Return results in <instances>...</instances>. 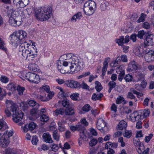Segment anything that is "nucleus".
Segmentation results:
<instances>
[{"label":"nucleus","instance_id":"f257e3e1","mask_svg":"<svg viewBox=\"0 0 154 154\" xmlns=\"http://www.w3.org/2000/svg\"><path fill=\"white\" fill-rule=\"evenodd\" d=\"M83 63L81 59L72 53L64 54L61 56L60 60L57 62V68L59 70L62 68V65L64 66L70 65L69 68L72 71L77 72L80 70L81 66Z\"/></svg>","mask_w":154,"mask_h":154},{"label":"nucleus","instance_id":"f03ea898","mask_svg":"<svg viewBox=\"0 0 154 154\" xmlns=\"http://www.w3.org/2000/svg\"><path fill=\"white\" fill-rule=\"evenodd\" d=\"M7 109H5V114L8 117L11 115L10 111L12 113L13 120L16 122L21 121L23 117V113L18 112V108L16 104L11 100H7L6 102Z\"/></svg>","mask_w":154,"mask_h":154},{"label":"nucleus","instance_id":"7ed1b4c3","mask_svg":"<svg viewBox=\"0 0 154 154\" xmlns=\"http://www.w3.org/2000/svg\"><path fill=\"white\" fill-rule=\"evenodd\" d=\"M52 9L46 6L38 8L35 11V16L38 20L44 21L48 20L52 16Z\"/></svg>","mask_w":154,"mask_h":154},{"label":"nucleus","instance_id":"20e7f679","mask_svg":"<svg viewBox=\"0 0 154 154\" xmlns=\"http://www.w3.org/2000/svg\"><path fill=\"white\" fill-rule=\"evenodd\" d=\"M143 44L141 45L140 46H135L134 47L133 51L136 55L140 56L142 54H144L147 52L146 49H145L148 46H152L153 45L154 42L152 41V39H143Z\"/></svg>","mask_w":154,"mask_h":154},{"label":"nucleus","instance_id":"39448f33","mask_svg":"<svg viewBox=\"0 0 154 154\" xmlns=\"http://www.w3.org/2000/svg\"><path fill=\"white\" fill-rule=\"evenodd\" d=\"M16 11L11 10L7 11V16L9 17L8 22L12 26L16 27L20 26L21 23L17 20L18 17L17 15Z\"/></svg>","mask_w":154,"mask_h":154},{"label":"nucleus","instance_id":"423d86ee","mask_svg":"<svg viewBox=\"0 0 154 154\" xmlns=\"http://www.w3.org/2000/svg\"><path fill=\"white\" fill-rule=\"evenodd\" d=\"M23 77L21 78L23 79L24 78L31 82L35 84H37L39 82V76L34 73L29 72L26 74L25 76H23Z\"/></svg>","mask_w":154,"mask_h":154},{"label":"nucleus","instance_id":"0eeeda50","mask_svg":"<svg viewBox=\"0 0 154 154\" xmlns=\"http://www.w3.org/2000/svg\"><path fill=\"white\" fill-rule=\"evenodd\" d=\"M27 35L26 32L23 30L15 31L10 35L11 38H26Z\"/></svg>","mask_w":154,"mask_h":154},{"label":"nucleus","instance_id":"6e6552de","mask_svg":"<svg viewBox=\"0 0 154 154\" xmlns=\"http://www.w3.org/2000/svg\"><path fill=\"white\" fill-rule=\"evenodd\" d=\"M21 54L24 57H26V59L28 60H32V58L36 57L37 55V54H34L32 51H29L27 49L24 50L22 52Z\"/></svg>","mask_w":154,"mask_h":154},{"label":"nucleus","instance_id":"1a4fd4ad","mask_svg":"<svg viewBox=\"0 0 154 154\" xmlns=\"http://www.w3.org/2000/svg\"><path fill=\"white\" fill-rule=\"evenodd\" d=\"M90 6L88 8L83 9L85 14L87 15H91L94 14L96 8V4L91 3Z\"/></svg>","mask_w":154,"mask_h":154},{"label":"nucleus","instance_id":"9d476101","mask_svg":"<svg viewBox=\"0 0 154 154\" xmlns=\"http://www.w3.org/2000/svg\"><path fill=\"white\" fill-rule=\"evenodd\" d=\"M78 124V129H80L81 131H83V132L84 131H86L85 127L88 125V123L85 118H83L81 119L80 122H79Z\"/></svg>","mask_w":154,"mask_h":154},{"label":"nucleus","instance_id":"9b49d317","mask_svg":"<svg viewBox=\"0 0 154 154\" xmlns=\"http://www.w3.org/2000/svg\"><path fill=\"white\" fill-rule=\"evenodd\" d=\"M65 84L67 86L71 88H79V87L80 86L79 83L73 80H66L65 81Z\"/></svg>","mask_w":154,"mask_h":154},{"label":"nucleus","instance_id":"f8f14e48","mask_svg":"<svg viewBox=\"0 0 154 154\" xmlns=\"http://www.w3.org/2000/svg\"><path fill=\"white\" fill-rule=\"evenodd\" d=\"M145 55V59L147 62L154 61V52L152 50L147 51Z\"/></svg>","mask_w":154,"mask_h":154},{"label":"nucleus","instance_id":"ddd939ff","mask_svg":"<svg viewBox=\"0 0 154 154\" xmlns=\"http://www.w3.org/2000/svg\"><path fill=\"white\" fill-rule=\"evenodd\" d=\"M46 110L45 109H42L40 110H39L40 115H39L40 117V120L41 122H47L49 119V117L45 114H43L45 113Z\"/></svg>","mask_w":154,"mask_h":154},{"label":"nucleus","instance_id":"4468645a","mask_svg":"<svg viewBox=\"0 0 154 154\" xmlns=\"http://www.w3.org/2000/svg\"><path fill=\"white\" fill-rule=\"evenodd\" d=\"M14 3L17 6L23 8L27 5L29 3V0H14Z\"/></svg>","mask_w":154,"mask_h":154},{"label":"nucleus","instance_id":"2eb2a0df","mask_svg":"<svg viewBox=\"0 0 154 154\" xmlns=\"http://www.w3.org/2000/svg\"><path fill=\"white\" fill-rule=\"evenodd\" d=\"M36 126V124L33 122H31L29 124H27L25 125L23 128V131L25 132H26L28 131L33 130Z\"/></svg>","mask_w":154,"mask_h":154},{"label":"nucleus","instance_id":"dca6fc26","mask_svg":"<svg viewBox=\"0 0 154 154\" xmlns=\"http://www.w3.org/2000/svg\"><path fill=\"white\" fill-rule=\"evenodd\" d=\"M131 117L133 118L134 122L138 121L140 119L143 118L142 112L139 111L138 112H134L131 115Z\"/></svg>","mask_w":154,"mask_h":154},{"label":"nucleus","instance_id":"f3484780","mask_svg":"<svg viewBox=\"0 0 154 154\" xmlns=\"http://www.w3.org/2000/svg\"><path fill=\"white\" fill-rule=\"evenodd\" d=\"M106 125V122L102 119L100 118L98 119L97 124V127L99 130L102 132L103 131V128Z\"/></svg>","mask_w":154,"mask_h":154},{"label":"nucleus","instance_id":"a211bd4d","mask_svg":"<svg viewBox=\"0 0 154 154\" xmlns=\"http://www.w3.org/2000/svg\"><path fill=\"white\" fill-rule=\"evenodd\" d=\"M5 133L0 138V144L1 146L5 148L9 144L10 141L8 139H6Z\"/></svg>","mask_w":154,"mask_h":154},{"label":"nucleus","instance_id":"6ab92c4d","mask_svg":"<svg viewBox=\"0 0 154 154\" xmlns=\"http://www.w3.org/2000/svg\"><path fill=\"white\" fill-rule=\"evenodd\" d=\"M116 71L117 73L119 74L118 76V80L119 81H121L125 73V71L123 69V68H122V66H120L119 67L116 68Z\"/></svg>","mask_w":154,"mask_h":154},{"label":"nucleus","instance_id":"aec40b11","mask_svg":"<svg viewBox=\"0 0 154 154\" xmlns=\"http://www.w3.org/2000/svg\"><path fill=\"white\" fill-rule=\"evenodd\" d=\"M137 65V63L134 61L131 62L128 64L127 70L129 72L136 70L138 68Z\"/></svg>","mask_w":154,"mask_h":154},{"label":"nucleus","instance_id":"412c9836","mask_svg":"<svg viewBox=\"0 0 154 154\" xmlns=\"http://www.w3.org/2000/svg\"><path fill=\"white\" fill-rule=\"evenodd\" d=\"M42 138L43 140L46 143H50L53 142L51 135L48 133H44L42 135Z\"/></svg>","mask_w":154,"mask_h":154},{"label":"nucleus","instance_id":"4be33fe9","mask_svg":"<svg viewBox=\"0 0 154 154\" xmlns=\"http://www.w3.org/2000/svg\"><path fill=\"white\" fill-rule=\"evenodd\" d=\"M39 107H34L32 108L30 111L31 115L35 118L37 119L39 117V110H38Z\"/></svg>","mask_w":154,"mask_h":154},{"label":"nucleus","instance_id":"5701e85b","mask_svg":"<svg viewBox=\"0 0 154 154\" xmlns=\"http://www.w3.org/2000/svg\"><path fill=\"white\" fill-rule=\"evenodd\" d=\"M110 60V58H106L103 63V67L102 69V75L104 76L105 75L106 72V71L108 67V63Z\"/></svg>","mask_w":154,"mask_h":154},{"label":"nucleus","instance_id":"b1692460","mask_svg":"<svg viewBox=\"0 0 154 154\" xmlns=\"http://www.w3.org/2000/svg\"><path fill=\"white\" fill-rule=\"evenodd\" d=\"M127 127V123L124 120H122L117 125V129L121 130L123 129L126 130Z\"/></svg>","mask_w":154,"mask_h":154},{"label":"nucleus","instance_id":"393cba45","mask_svg":"<svg viewBox=\"0 0 154 154\" xmlns=\"http://www.w3.org/2000/svg\"><path fill=\"white\" fill-rule=\"evenodd\" d=\"M22 39H16L14 40V39H11V42L12 45L16 47L18 45H23V42L22 41Z\"/></svg>","mask_w":154,"mask_h":154},{"label":"nucleus","instance_id":"a878e982","mask_svg":"<svg viewBox=\"0 0 154 154\" xmlns=\"http://www.w3.org/2000/svg\"><path fill=\"white\" fill-rule=\"evenodd\" d=\"M137 35V37L139 38H143V37L144 35L146 37V38H147L148 36H150L151 35H149L148 33L145 34L143 30L139 31Z\"/></svg>","mask_w":154,"mask_h":154},{"label":"nucleus","instance_id":"bb28decb","mask_svg":"<svg viewBox=\"0 0 154 154\" xmlns=\"http://www.w3.org/2000/svg\"><path fill=\"white\" fill-rule=\"evenodd\" d=\"M28 107V105L29 106L33 107H39V104L36 103V101L34 100H30L29 101L28 104L26 105Z\"/></svg>","mask_w":154,"mask_h":154},{"label":"nucleus","instance_id":"cd10ccee","mask_svg":"<svg viewBox=\"0 0 154 154\" xmlns=\"http://www.w3.org/2000/svg\"><path fill=\"white\" fill-rule=\"evenodd\" d=\"M57 124L58 126V129L60 132H63L65 131L64 122L63 121H59Z\"/></svg>","mask_w":154,"mask_h":154},{"label":"nucleus","instance_id":"c85d7f7f","mask_svg":"<svg viewBox=\"0 0 154 154\" xmlns=\"http://www.w3.org/2000/svg\"><path fill=\"white\" fill-rule=\"evenodd\" d=\"M82 16V13L81 12H78L77 14H75L71 19V21H72L74 20L76 22L77 20H79Z\"/></svg>","mask_w":154,"mask_h":154},{"label":"nucleus","instance_id":"c756f323","mask_svg":"<svg viewBox=\"0 0 154 154\" xmlns=\"http://www.w3.org/2000/svg\"><path fill=\"white\" fill-rule=\"evenodd\" d=\"M65 114L67 115H71L74 113V109L72 108L71 106L66 109L65 111Z\"/></svg>","mask_w":154,"mask_h":154},{"label":"nucleus","instance_id":"7c9ffc66","mask_svg":"<svg viewBox=\"0 0 154 154\" xmlns=\"http://www.w3.org/2000/svg\"><path fill=\"white\" fill-rule=\"evenodd\" d=\"M129 41V39H116V42L119 45H122L124 44H127Z\"/></svg>","mask_w":154,"mask_h":154},{"label":"nucleus","instance_id":"2f4dec72","mask_svg":"<svg viewBox=\"0 0 154 154\" xmlns=\"http://www.w3.org/2000/svg\"><path fill=\"white\" fill-rule=\"evenodd\" d=\"M8 128L6 122L2 120H0V130L4 131Z\"/></svg>","mask_w":154,"mask_h":154},{"label":"nucleus","instance_id":"473e14b6","mask_svg":"<svg viewBox=\"0 0 154 154\" xmlns=\"http://www.w3.org/2000/svg\"><path fill=\"white\" fill-rule=\"evenodd\" d=\"M103 96V95L101 93L98 94H96L94 93L93 94L92 96V99L93 100H100Z\"/></svg>","mask_w":154,"mask_h":154},{"label":"nucleus","instance_id":"72a5a7b5","mask_svg":"<svg viewBox=\"0 0 154 154\" xmlns=\"http://www.w3.org/2000/svg\"><path fill=\"white\" fill-rule=\"evenodd\" d=\"M149 150V149L148 148H147L145 150L143 149L142 150L141 148H138L137 149V151L140 154H148Z\"/></svg>","mask_w":154,"mask_h":154},{"label":"nucleus","instance_id":"f704fd0d","mask_svg":"<svg viewBox=\"0 0 154 154\" xmlns=\"http://www.w3.org/2000/svg\"><path fill=\"white\" fill-rule=\"evenodd\" d=\"M62 104L63 106L66 107V108L69 107L71 106L69 101L67 99L63 100L62 101Z\"/></svg>","mask_w":154,"mask_h":154},{"label":"nucleus","instance_id":"c9c22d12","mask_svg":"<svg viewBox=\"0 0 154 154\" xmlns=\"http://www.w3.org/2000/svg\"><path fill=\"white\" fill-rule=\"evenodd\" d=\"M109 6V3L107 2H105L101 4L100 5V8L102 11H104L107 9V8Z\"/></svg>","mask_w":154,"mask_h":154},{"label":"nucleus","instance_id":"e433bc0d","mask_svg":"<svg viewBox=\"0 0 154 154\" xmlns=\"http://www.w3.org/2000/svg\"><path fill=\"white\" fill-rule=\"evenodd\" d=\"M87 132L86 131H81L80 132V136L81 138L83 140L86 141L87 140V138L86 135V133Z\"/></svg>","mask_w":154,"mask_h":154},{"label":"nucleus","instance_id":"4c0bfd02","mask_svg":"<svg viewBox=\"0 0 154 154\" xmlns=\"http://www.w3.org/2000/svg\"><path fill=\"white\" fill-rule=\"evenodd\" d=\"M95 84L96 85L95 88L97 91H100L102 88L101 83L99 82L96 81L95 82Z\"/></svg>","mask_w":154,"mask_h":154},{"label":"nucleus","instance_id":"58836bf2","mask_svg":"<svg viewBox=\"0 0 154 154\" xmlns=\"http://www.w3.org/2000/svg\"><path fill=\"white\" fill-rule=\"evenodd\" d=\"M65 112V110L63 108L57 109L54 111L55 115L57 116L59 114L63 115Z\"/></svg>","mask_w":154,"mask_h":154},{"label":"nucleus","instance_id":"ea45409f","mask_svg":"<svg viewBox=\"0 0 154 154\" xmlns=\"http://www.w3.org/2000/svg\"><path fill=\"white\" fill-rule=\"evenodd\" d=\"M36 97L38 100L43 102L47 101L49 100V99L48 98L46 97L45 96H43L41 95H37Z\"/></svg>","mask_w":154,"mask_h":154},{"label":"nucleus","instance_id":"a19ab883","mask_svg":"<svg viewBox=\"0 0 154 154\" xmlns=\"http://www.w3.org/2000/svg\"><path fill=\"white\" fill-rule=\"evenodd\" d=\"M146 15L144 14L143 13H142L141 14V16L139 18V19L137 21V23H140L142 22H143L145 20L146 17Z\"/></svg>","mask_w":154,"mask_h":154},{"label":"nucleus","instance_id":"79ce46f5","mask_svg":"<svg viewBox=\"0 0 154 154\" xmlns=\"http://www.w3.org/2000/svg\"><path fill=\"white\" fill-rule=\"evenodd\" d=\"M134 143L135 145V146H137V149L138 148H140L141 147H142L143 148V146H142L143 145V144H142V145H141V143L140 141L139 140H134Z\"/></svg>","mask_w":154,"mask_h":154},{"label":"nucleus","instance_id":"37998d69","mask_svg":"<svg viewBox=\"0 0 154 154\" xmlns=\"http://www.w3.org/2000/svg\"><path fill=\"white\" fill-rule=\"evenodd\" d=\"M25 90V88L23 87L18 86L17 88V90L18 94L20 95L23 94V92Z\"/></svg>","mask_w":154,"mask_h":154},{"label":"nucleus","instance_id":"c03bdc74","mask_svg":"<svg viewBox=\"0 0 154 154\" xmlns=\"http://www.w3.org/2000/svg\"><path fill=\"white\" fill-rule=\"evenodd\" d=\"M53 136L54 139L58 141L59 138V135L57 133V130L54 131L53 133Z\"/></svg>","mask_w":154,"mask_h":154},{"label":"nucleus","instance_id":"a18cd8bd","mask_svg":"<svg viewBox=\"0 0 154 154\" xmlns=\"http://www.w3.org/2000/svg\"><path fill=\"white\" fill-rule=\"evenodd\" d=\"M125 100V99L123 97L119 96L117 98L116 103L117 104H120Z\"/></svg>","mask_w":154,"mask_h":154},{"label":"nucleus","instance_id":"49530a36","mask_svg":"<svg viewBox=\"0 0 154 154\" xmlns=\"http://www.w3.org/2000/svg\"><path fill=\"white\" fill-rule=\"evenodd\" d=\"M92 4L93 3L96 4L95 2H94L93 1H87L86 2H85L84 4V8L83 9H85V8H88V7H90V6H91V4Z\"/></svg>","mask_w":154,"mask_h":154},{"label":"nucleus","instance_id":"de8ad7c7","mask_svg":"<svg viewBox=\"0 0 154 154\" xmlns=\"http://www.w3.org/2000/svg\"><path fill=\"white\" fill-rule=\"evenodd\" d=\"M132 135V132L131 131L126 130L125 133L123 134V136L128 138H130Z\"/></svg>","mask_w":154,"mask_h":154},{"label":"nucleus","instance_id":"09e8293b","mask_svg":"<svg viewBox=\"0 0 154 154\" xmlns=\"http://www.w3.org/2000/svg\"><path fill=\"white\" fill-rule=\"evenodd\" d=\"M80 86L78 88H82L85 89H88L89 88V86L84 82H83L81 84H80Z\"/></svg>","mask_w":154,"mask_h":154},{"label":"nucleus","instance_id":"8fccbe9b","mask_svg":"<svg viewBox=\"0 0 154 154\" xmlns=\"http://www.w3.org/2000/svg\"><path fill=\"white\" fill-rule=\"evenodd\" d=\"M15 88L14 84L12 83L9 84L6 87L8 90L11 91H14L15 89Z\"/></svg>","mask_w":154,"mask_h":154},{"label":"nucleus","instance_id":"3c124183","mask_svg":"<svg viewBox=\"0 0 154 154\" xmlns=\"http://www.w3.org/2000/svg\"><path fill=\"white\" fill-rule=\"evenodd\" d=\"M140 111L142 112V115L143 118L146 117L149 114V110L148 109H145L143 111L141 110Z\"/></svg>","mask_w":154,"mask_h":154},{"label":"nucleus","instance_id":"603ef678","mask_svg":"<svg viewBox=\"0 0 154 154\" xmlns=\"http://www.w3.org/2000/svg\"><path fill=\"white\" fill-rule=\"evenodd\" d=\"M79 96V94L77 93H73L70 96V98L73 100H78V98Z\"/></svg>","mask_w":154,"mask_h":154},{"label":"nucleus","instance_id":"864d4df0","mask_svg":"<svg viewBox=\"0 0 154 154\" xmlns=\"http://www.w3.org/2000/svg\"><path fill=\"white\" fill-rule=\"evenodd\" d=\"M37 65L35 63L32 64L30 66H29L30 70L33 72H36L37 70Z\"/></svg>","mask_w":154,"mask_h":154},{"label":"nucleus","instance_id":"5fc2aeb1","mask_svg":"<svg viewBox=\"0 0 154 154\" xmlns=\"http://www.w3.org/2000/svg\"><path fill=\"white\" fill-rule=\"evenodd\" d=\"M127 97L128 98L131 99H134L135 101H137V100L136 99L135 97V96H134L133 94L130 92H129L127 94Z\"/></svg>","mask_w":154,"mask_h":154},{"label":"nucleus","instance_id":"6e6d98bb","mask_svg":"<svg viewBox=\"0 0 154 154\" xmlns=\"http://www.w3.org/2000/svg\"><path fill=\"white\" fill-rule=\"evenodd\" d=\"M5 154H17L14 152L13 150L11 149L8 148L5 151Z\"/></svg>","mask_w":154,"mask_h":154},{"label":"nucleus","instance_id":"4d7b16f0","mask_svg":"<svg viewBox=\"0 0 154 154\" xmlns=\"http://www.w3.org/2000/svg\"><path fill=\"white\" fill-rule=\"evenodd\" d=\"M2 82L4 83H7L8 82V79L6 77L2 75L0 79Z\"/></svg>","mask_w":154,"mask_h":154},{"label":"nucleus","instance_id":"13d9d810","mask_svg":"<svg viewBox=\"0 0 154 154\" xmlns=\"http://www.w3.org/2000/svg\"><path fill=\"white\" fill-rule=\"evenodd\" d=\"M132 79V75L127 74L125 77L124 79L127 82H129L131 81Z\"/></svg>","mask_w":154,"mask_h":154},{"label":"nucleus","instance_id":"bf43d9fd","mask_svg":"<svg viewBox=\"0 0 154 154\" xmlns=\"http://www.w3.org/2000/svg\"><path fill=\"white\" fill-rule=\"evenodd\" d=\"M4 45L5 43L4 42L2 39H0V49H1L2 50L6 51L7 50L6 48L4 47Z\"/></svg>","mask_w":154,"mask_h":154},{"label":"nucleus","instance_id":"052dcab7","mask_svg":"<svg viewBox=\"0 0 154 154\" xmlns=\"http://www.w3.org/2000/svg\"><path fill=\"white\" fill-rule=\"evenodd\" d=\"M97 142V140L96 139H93L91 140L89 143V145L91 146H95Z\"/></svg>","mask_w":154,"mask_h":154},{"label":"nucleus","instance_id":"680f3d73","mask_svg":"<svg viewBox=\"0 0 154 154\" xmlns=\"http://www.w3.org/2000/svg\"><path fill=\"white\" fill-rule=\"evenodd\" d=\"M38 141L37 137L36 136H34L32 137V142L33 144L36 145Z\"/></svg>","mask_w":154,"mask_h":154},{"label":"nucleus","instance_id":"e2e57ef3","mask_svg":"<svg viewBox=\"0 0 154 154\" xmlns=\"http://www.w3.org/2000/svg\"><path fill=\"white\" fill-rule=\"evenodd\" d=\"M78 125L77 124L76 126H72L70 127V130L73 132L75 131L76 130H78L80 132L81 131L80 129H78Z\"/></svg>","mask_w":154,"mask_h":154},{"label":"nucleus","instance_id":"0e129e2a","mask_svg":"<svg viewBox=\"0 0 154 154\" xmlns=\"http://www.w3.org/2000/svg\"><path fill=\"white\" fill-rule=\"evenodd\" d=\"M82 109L83 111L87 112L90 110V106L89 105L86 104L83 107Z\"/></svg>","mask_w":154,"mask_h":154},{"label":"nucleus","instance_id":"69168bd1","mask_svg":"<svg viewBox=\"0 0 154 154\" xmlns=\"http://www.w3.org/2000/svg\"><path fill=\"white\" fill-rule=\"evenodd\" d=\"M108 85L110 88L112 89L116 87V83L113 81H111L108 83Z\"/></svg>","mask_w":154,"mask_h":154},{"label":"nucleus","instance_id":"338daca9","mask_svg":"<svg viewBox=\"0 0 154 154\" xmlns=\"http://www.w3.org/2000/svg\"><path fill=\"white\" fill-rule=\"evenodd\" d=\"M153 136L152 134H149L148 136H146L145 138V141L146 143H148L150 140L152 138Z\"/></svg>","mask_w":154,"mask_h":154},{"label":"nucleus","instance_id":"774afa93","mask_svg":"<svg viewBox=\"0 0 154 154\" xmlns=\"http://www.w3.org/2000/svg\"><path fill=\"white\" fill-rule=\"evenodd\" d=\"M42 88L47 93L50 92V88L49 86L46 85H44L42 87Z\"/></svg>","mask_w":154,"mask_h":154}]
</instances>
